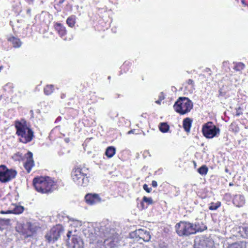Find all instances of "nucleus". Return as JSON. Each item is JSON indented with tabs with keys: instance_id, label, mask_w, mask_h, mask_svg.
Masks as SVG:
<instances>
[{
	"instance_id": "nucleus-27",
	"label": "nucleus",
	"mask_w": 248,
	"mask_h": 248,
	"mask_svg": "<svg viewBox=\"0 0 248 248\" xmlns=\"http://www.w3.org/2000/svg\"><path fill=\"white\" fill-rule=\"evenodd\" d=\"M159 128L161 132L166 133L169 131L170 126L167 123H162L160 124Z\"/></svg>"
},
{
	"instance_id": "nucleus-31",
	"label": "nucleus",
	"mask_w": 248,
	"mask_h": 248,
	"mask_svg": "<svg viewBox=\"0 0 248 248\" xmlns=\"http://www.w3.org/2000/svg\"><path fill=\"white\" fill-rule=\"evenodd\" d=\"M193 228L195 229L196 228H197L198 229H202L201 231H196V232H202L204 230L207 229V227L205 225H204L203 224H200L199 223H195L194 224H193Z\"/></svg>"
},
{
	"instance_id": "nucleus-44",
	"label": "nucleus",
	"mask_w": 248,
	"mask_h": 248,
	"mask_svg": "<svg viewBox=\"0 0 248 248\" xmlns=\"http://www.w3.org/2000/svg\"><path fill=\"white\" fill-rule=\"evenodd\" d=\"M64 0H60L59 1V4H62L64 2Z\"/></svg>"
},
{
	"instance_id": "nucleus-33",
	"label": "nucleus",
	"mask_w": 248,
	"mask_h": 248,
	"mask_svg": "<svg viewBox=\"0 0 248 248\" xmlns=\"http://www.w3.org/2000/svg\"><path fill=\"white\" fill-rule=\"evenodd\" d=\"M69 220L73 222L72 225H74L75 227H79L81 226L82 225L81 221L77 219H75L74 218H70Z\"/></svg>"
},
{
	"instance_id": "nucleus-12",
	"label": "nucleus",
	"mask_w": 248,
	"mask_h": 248,
	"mask_svg": "<svg viewBox=\"0 0 248 248\" xmlns=\"http://www.w3.org/2000/svg\"><path fill=\"white\" fill-rule=\"evenodd\" d=\"M20 230L18 231L23 234L25 235V237L27 238L31 236L33 234L36 232V227L31 222H27L23 224H21Z\"/></svg>"
},
{
	"instance_id": "nucleus-21",
	"label": "nucleus",
	"mask_w": 248,
	"mask_h": 248,
	"mask_svg": "<svg viewBox=\"0 0 248 248\" xmlns=\"http://www.w3.org/2000/svg\"><path fill=\"white\" fill-rule=\"evenodd\" d=\"M11 219L9 218H0V230L2 231L10 224Z\"/></svg>"
},
{
	"instance_id": "nucleus-13",
	"label": "nucleus",
	"mask_w": 248,
	"mask_h": 248,
	"mask_svg": "<svg viewBox=\"0 0 248 248\" xmlns=\"http://www.w3.org/2000/svg\"><path fill=\"white\" fill-rule=\"evenodd\" d=\"M24 209V207L23 206L17 204H12L8 210L6 211L1 210L0 211V213L1 214H14L18 215L22 213Z\"/></svg>"
},
{
	"instance_id": "nucleus-15",
	"label": "nucleus",
	"mask_w": 248,
	"mask_h": 248,
	"mask_svg": "<svg viewBox=\"0 0 248 248\" xmlns=\"http://www.w3.org/2000/svg\"><path fill=\"white\" fill-rule=\"evenodd\" d=\"M86 202L89 205H94L101 202V199L98 194L88 193L85 196Z\"/></svg>"
},
{
	"instance_id": "nucleus-30",
	"label": "nucleus",
	"mask_w": 248,
	"mask_h": 248,
	"mask_svg": "<svg viewBox=\"0 0 248 248\" xmlns=\"http://www.w3.org/2000/svg\"><path fill=\"white\" fill-rule=\"evenodd\" d=\"M221 205V202H217L216 203L211 202L209 206V209L210 210H216L218 207H219Z\"/></svg>"
},
{
	"instance_id": "nucleus-3",
	"label": "nucleus",
	"mask_w": 248,
	"mask_h": 248,
	"mask_svg": "<svg viewBox=\"0 0 248 248\" xmlns=\"http://www.w3.org/2000/svg\"><path fill=\"white\" fill-rule=\"evenodd\" d=\"M15 127L16 129V134L20 137V141L27 143L30 142L34 137L33 132L26 125V122L22 123L19 121L15 122Z\"/></svg>"
},
{
	"instance_id": "nucleus-35",
	"label": "nucleus",
	"mask_w": 248,
	"mask_h": 248,
	"mask_svg": "<svg viewBox=\"0 0 248 248\" xmlns=\"http://www.w3.org/2000/svg\"><path fill=\"white\" fill-rule=\"evenodd\" d=\"M243 114L242 109L239 107L236 109V116H239Z\"/></svg>"
},
{
	"instance_id": "nucleus-49",
	"label": "nucleus",
	"mask_w": 248,
	"mask_h": 248,
	"mask_svg": "<svg viewBox=\"0 0 248 248\" xmlns=\"http://www.w3.org/2000/svg\"><path fill=\"white\" fill-rule=\"evenodd\" d=\"M246 248H248V242H246Z\"/></svg>"
},
{
	"instance_id": "nucleus-46",
	"label": "nucleus",
	"mask_w": 248,
	"mask_h": 248,
	"mask_svg": "<svg viewBox=\"0 0 248 248\" xmlns=\"http://www.w3.org/2000/svg\"><path fill=\"white\" fill-rule=\"evenodd\" d=\"M206 72H210V69L209 68H206Z\"/></svg>"
},
{
	"instance_id": "nucleus-42",
	"label": "nucleus",
	"mask_w": 248,
	"mask_h": 248,
	"mask_svg": "<svg viewBox=\"0 0 248 248\" xmlns=\"http://www.w3.org/2000/svg\"><path fill=\"white\" fill-rule=\"evenodd\" d=\"M135 130H131L127 132V134H133Z\"/></svg>"
},
{
	"instance_id": "nucleus-4",
	"label": "nucleus",
	"mask_w": 248,
	"mask_h": 248,
	"mask_svg": "<svg viewBox=\"0 0 248 248\" xmlns=\"http://www.w3.org/2000/svg\"><path fill=\"white\" fill-rule=\"evenodd\" d=\"M193 102L187 97H180L173 105L174 110L180 115L190 112L193 108Z\"/></svg>"
},
{
	"instance_id": "nucleus-6",
	"label": "nucleus",
	"mask_w": 248,
	"mask_h": 248,
	"mask_svg": "<svg viewBox=\"0 0 248 248\" xmlns=\"http://www.w3.org/2000/svg\"><path fill=\"white\" fill-rule=\"evenodd\" d=\"M85 171V169L80 168H74L72 171V179L78 186H85L89 183V179Z\"/></svg>"
},
{
	"instance_id": "nucleus-2",
	"label": "nucleus",
	"mask_w": 248,
	"mask_h": 248,
	"mask_svg": "<svg viewBox=\"0 0 248 248\" xmlns=\"http://www.w3.org/2000/svg\"><path fill=\"white\" fill-rule=\"evenodd\" d=\"M33 184L36 190L42 193L51 192L56 188L55 182L49 177L35 178Z\"/></svg>"
},
{
	"instance_id": "nucleus-51",
	"label": "nucleus",
	"mask_w": 248,
	"mask_h": 248,
	"mask_svg": "<svg viewBox=\"0 0 248 248\" xmlns=\"http://www.w3.org/2000/svg\"><path fill=\"white\" fill-rule=\"evenodd\" d=\"M225 171L228 172V170L227 169H225Z\"/></svg>"
},
{
	"instance_id": "nucleus-23",
	"label": "nucleus",
	"mask_w": 248,
	"mask_h": 248,
	"mask_svg": "<svg viewBox=\"0 0 248 248\" xmlns=\"http://www.w3.org/2000/svg\"><path fill=\"white\" fill-rule=\"evenodd\" d=\"M49 14L47 12H42L39 16L40 20L43 23H46L48 21Z\"/></svg>"
},
{
	"instance_id": "nucleus-19",
	"label": "nucleus",
	"mask_w": 248,
	"mask_h": 248,
	"mask_svg": "<svg viewBox=\"0 0 248 248\" xmlns=\"http://www.w3.org/2000/svg\"><path fill=\"white\" fill-rule=\"evenodd\" d=\"M192 120L189 118H186L183 120V128L186 132H189L191 127Z\"/></svg>"
},
{
	"instance_id": "nucleus-7",
	"label": "nucleus",
	"mask_w": 248,
	"mask_h": 248,
	"mask_svg": "<svg viewBox=\"0 0 248 248\" xmlns=\"http://www.w3.org/2000/svg\"><path fill=\"white\" fill-rule=\"evenodd\" d=\"M202 132L206 138L212 139L219 134L220 129L213 124L212 122H208L202 126Z\"/></svg>"
},
{
	"instance_id": "nucleus-48",
	"label": "nucleus",
	"mask_w": 248,
	"mask_h": 248,
	"mask_svg": "<svg viewBox=\"0 0 248 248\" xmlns=\"http://www.w3.org/2000/svg\"><path fill=\"white\" fill-rule=\"evenodd\" d=\"M233 183H230L229 184V186H233Z\"/></svg>"
},
{
	"instance_id": "nucleus-18",
	"label": "nucleus",
	"mask_w": 248,
	"mask_h": 248,
	"mask_svg": "<svg viewBox=\"0 0 248 248\" xmlns=\"http://www.w3.org/2000/svg\"><path fill=\"white\" fill-rule=\"evenodd\" d=\"M55 29L57 31L60 36L64 40H66V38L64 37L66 31L65 27L61 23H56L55 25Z\"/></svg>"
},
{
	"instance_id": "nucleus-14",
	"label": "nucleus",
	"mask_w": 248,
	"mask_h": 248,
	"mask_svg": "<svg viewBox=\"0 0 248 248\" xmlns=\"http://www.w3.org/2000/svg\"><path fill=\"white\" fill-rule=\"evenodd\" d=\"M210 242V239L205 236L196 237L194 241V248H205Z\"/></svg>"
},
{
	"instance_id": "nucleus-52",
	"label": "nucleus",
	"mask_w": 248,
	"mask_h": 248,
	"mask_svg": "<svg viewBox=\"0 0 248 248\" xmlns=\"http://www.w3.org/2000/svg\"><path fill=\"white\" fill-rule=\"evenodd\" d=\"M141 204L142 206H143V202H142Z\"/></svg>"
},
{
	"instance_id": "nucleus-39",
	"label": "nucleus",
	"mask_w": 248,
	"mask_h": 248,
	"mask_svg": "<svg viewBox=\"0 0 248 248\" xmlns=\"http://www.w3.org/2000/svg\"><path fill=\"white\" fill-rule=\"evenodd\" d=\"M152 185L153 187H156L157 186V182L154 180L152 182Z\"/></svg>"
},
{
	"instance_id": "nucleus-36",
	"label": "nucleus",
	"mask_w": 248,
	"mask_h": 248,
	"mask_svg": "<svg viewBox=\"0 0 248 248\" xmlns=\"http://www.w3.org/2000/svg\"><path fill=\"white\" fill-rule=\"evenodd\" d=\"M143 188L144 190H145L147 192L150 193L152 190L151 187H149L147 184H144L143 186Z\"/></svg>"
},
{
	"instance_id": "nucleus-34",
	"label": "nucleus",
	"mask_w": 248,
	"mask_h": 248,
	"mask_svg": "<svg viewBox=\"0 0 248 248\" xmlns=\"http://www.w3.org/2000/svg\"><path fill=\"white\" fill-rule=\"evenodd\" d=\"M142 201L148 203V204H152L153 203V199L150 197H143Z\"/></svg>"
},
{
	"instance_id": "nucleus-50",
	"label": "nucleus",
	"mask_w": 248,
	"mask_h": 248,
	"mask_svg": "<svg viewBox=\"0 0 248 248\" xmlns=\"http://www.w3.org/2000/svg\"><path fill=\"white\" fill-rule=\"evenodd\" d=\"M164 98V97H162L161 96H159V99Z\"/></svg>"
},
{
	"instance_id": "nucleus-22",
	"label": "nucleus",
	"mask_w": 248,
	"mask_h": 248,
	"mask_svg": "<svg viewBox=\"0 0 248 248\" xmlns=\"http://www.w3.org/2000/svg\"><path fill=\"white\" fill-rule=\"evenodd\" d=\"M116 153V149L113 146L108 147L105 152V155L108 158L112 157Z\"/></svg>"
},
{
	"instance_id": "nucleus-37",
	"label": "nucleus",
	"mask_w": 248,
	"mask_h": 248,
	"mask_svg": "<svg viewBox=\"0 0 248 248\" xmlns=\"http://www.w3.org/2000/svg\"><path fill=\"white\" fill-rule=\"evenodd\" d=\"M187 82L188 85H191V88H193L194 83V81L192 79H189L187 80Z\"/></svg>"
},
{
	"instance_id": "nucleus-10",
	"label": "nucleus",
	"mask_w": 248,
	"mask_h": 248,
	"mask_svg": "<svg viewBox=\"0 0 248 248\" xmlns=\"http://www.w3.org/2000/svg\"><path fill=\"white\" fill-rule=\"evenodd\" d=\"M71 232L67 233V239L66 240L69 247L73 248H83V242L81 238L78 235H71Z\"/></svg>"
},
{
	"instance_id": "nucleus-9",
	"label": "nucleus",
	"mask_w": 248,
	"mask_h": 248,
	"mask_svg": "<svg viewBox=\"0 0 248 248\" xmlns=\"http://www.w3.org/2000/svg\"><path fill=\"white\" fill-rule=\"evenodd\" d=\"M63 232V229L61 225H58L53 227L46 234L45 237L49 243H54L58 239Z\"/></svg>"
},
{
	"instance_id": "nucleus-1",
	"label": "nucleus",
	"mask_w": 248,
	"mask_h": 248,
	"mask_svg": "<svg viewBox=\"0 0 248 248\" xmlns=\"http://www.w3.org/2000/svg\"><path fill=\"white\" fill-rule=\"evenodd\" d=\"M98 230H91L89 243L95 245L96 248H114L119 243L118 234L114 230L104 229L101 226Z\"/></svg>"
},
{
	"instance_id": "nucleus-43",
	"label": "nucleus",
	"mask_w": 248,
	"mask_h": 248,
	"mask_svg": "<svg viewBox=\"0 0 248 248\" xmlns=\"http://www.w3.org/2000/svg\"><path fill=\"white\" fill-rule=\"evenodd\" d=\"M29 4L32 3L33 0H25Z\"/></svg>"
},
{
	"instance_id": "nucleus-25",
	"label": "nucleus",
	"mask_w": 248,
	"mask_h": 248,
	"mask_svg": "<svg viewBox=\"0 0 248 248\" xmlns=\"http://www.w3.org/2000/svg\"><path fill=\"white\" fill-rule=\"evenodd\" d=\"M54 91V86L52 85H46L44 89V93L46 95H48L51 94Z\"/></svg>"
},
{
	"instance_id": "nucleus-24",
	"label": "nucleus",
	"mask_w": 248,
	"mask_h": 248,
	"mask_svg": "<svg viewBox=\"0 0 248 248\" xmlns=\"http://www.w3.org/2000/svg\"><path fill=\"white\" fill-rule=\"evenodd\" d=\"M230 248H246V242L242 241L232 244Z\"/></svg>"
},
{
	"instance_id": "nucleus-5",
	"label": "nucleus",
	"mask_w": 248,
	"mask_h": 248,
	"mask_svg": "<svg viewBox=\"0 0 248 248\" xmlns=\"http://www.w3.org/2000/svg\"><path fill=\"white\" fill-rule=\"evenodd\" d=\"M177 233L180 236H188L196 233V231H201L202 229L193 228V224L189 222L180 221L175 225Z\"/></svg>"
},
{
	"instance_id": "nucleus-47",
	"label": "nucleus",
	"mask_w": 248,
	"mask_h": 248,
	"mask_svg": "<svg viewBox=\"0 0 248 248\" xmlns=\"http://www.w3.org/2000/svg\"><path fill=\"white\" fill-rule=\"evenodd\" d=\"M64 97H65V95L64 94H62V95H61L62 98H64Z\"/></svg>"
},
{
	"instance_id": "nucleus-29",
	"label": "nucleus",
	"mask_w": 248,
	"mask_h": 248,
	"mask_svg": "<svg viewBox=\"0 0 248 248\" xmlns=\"http://www.w3.org/2000/svg\"><path fill=\"white\" fill-rule=\"evenodd\" d=\"M208 169L205 165H202L198 170V172L202 175H206L208 172Z\"/></svg>"
},
{
	"instance_id": "nucleus-32",
	"label": "nucleus",
	"mask_w": 248,
	"mask_h": 248,
	"mask_svg": "<svg viewBox=\"0 0 248 248\" xmlns=\"http://www.w3.org/2000/svg\"><path fill=\"white\" fill-rule=\"evenodd\" d=\"M245 65L242 62L236 63L234 66V69L237 71H241L244 69Z\"/></svg>"
},
{
	"instance_id": "nucleus-26",
	"label": "nucleus",
	"mask_w": 248,
	"mask_h": 248,
	"mask_svg": "<svg viewBox=\"0 0 248 248\" xmlns=\"http://www.w3.org/2000/svg\"><path fill=\"white\" fill-rule=\"evenodd\" d=\"M229 130L235 133H238L239 131V127L236 123L233 122L229 126Z\"/></svg>"
},
{
	"instance_id": "nucleus-8",
	"label": "nucleus",
	"mask_w": 248,
	"mask_h": 248,
	"mask_svg": "<svg viewBox=\"0 0 248 248\" xmlns=\"http://www.w3.org/2000/svg\"><path fill=\"white\" fill-rule=\"evenodd\" d=\"M17 171L13 169H9L5 165L0 166V182L6 183L15 178Z\"/></svg>"
},
{
	"instance_id": "nucleus-17",
	"label": "nucleus",
	"mask_w": 248,
	"mask_h": 248,
	"mask_svg": "<svg viewBox=\"0 0 248 248\" xmlns=\"http://www.w3.org/2000/svg\"><path fill=\"white\" fill-rule=\"evenodd\" d=\"M246 202L245 198L244 195L241 194H236L233 196L232 203L236 207H242Z\"/></svg>"
},
{
	"instance_id": "nucleus-20",
	"label": "nucleus",
	"mask_w": 248,
	"mask_h": 248,
	"mask_svg": "<svg viewBox=\"0 0 248 248\" xmlns=\"http://www.w3.org/2000/svg\"><path fill=\"white\" fill-rule=\"evenodd\" d=\"M8 41L12 43L13 47L15 48H18L21 46L22 42L18 38L15 37H12L8 39Z\"/></svg>"
},
{
	"instance_id": "nucleus-16",
	"label": "nucleus",
	"mask_w": 248,
	"mask_h": 248,
	"mask_svg": "<svg viewBox=\"0 0 248 248\" xmlns=\"http://www.w3.org/2000/svg\"><path fill=\"white\" fill-rule=\"evenodd\" d=\"M32 153L30 151L25 155L26 160L24 163V167L28 173H30L34 163L32 157Z\"/></svg>"
},
{
	"instance_id": "nucleus-40",
	"label": "nucleus",
	"mask_w": 248,
	"mask_h": 248,
	"mask_svg": "<svg viewBox=\"0 0 248 248\" xmlns=\"http://www.w3.org/2000/svg\"><path fill=\"white\" fill-rule=\"evenodd\" d=\"M9 87V88H11L12 87V84L10 83L7 84L4 87V90H6V88Z\"/></svg>"
},
{
	"instance_id": "nucleus-38",
	"label": "nucleus",
	"mask_w": 248,
	"mask_h": 248,
	"mask_svg": "<svg viewBox=\"0 0 248 248\" xmlns=\"http://www.w3.org/2000/svg\"><path fill=\"white\" fill-rule=\"evenodd\" d=\"M243 230L245 232L246 236L248 237V227L244 228Z\"/></svg>"
},
{
	"instance_id": "nucleus-45",
	"label": "nucleus",
	"mask_w": 248,
	"mask_h": 248,
	"mask_svg": "<svg viewBox=\"0 0 248 248\" xmlns=\"http://www.w3.org/2000/svg\"><path fill=\"white\" fill-rule=\"evenodd\" d=\"M27 13L29 14L31 12V9H29L27 10Z\"/></svg>"
},
{
	"instance_id": "nucleus-41",
	"label": "nucleus",
	"mask_w": 248,
	"mask_h": 248,
	"mask_svg": "<svg viewBox=\"0 0 248 248\" xmlns=\"http://www.w3.org/2000/svg\"><path fill=\"white\" fill-rule=\"evenodd\" d=\"M164 99V98H162V99H159V100H158L156 101H155V103H156V104H160L161 101H162V100H163Z\"/></svg>"
},
{
	"instance_id": "nucleus-28",
	"label": "nucleus",
	"mask_w": 248,
	"mask_h": 248,
	"mask_svg": "<svg viewBox=\"0 0 248 248\" xmlns=\"http://www.w3.org/2000/svg\"><path fill=\"white\" fill-rule=\"evenodd\" d=\"M66 23L70 27H73L76 23V19L75 16H69L66 20Z\"/></svg>"
},
{
	"instance_id": "nucleus-11",
	"label": "nucleus",
	"mask_w": 248,
	"mask_h": 248,
	"mask_svg": "<svg viewBox=\"0 0 248 248\" xmlns=\"http://www.w3.org/2000/svg\"><path fill=\"white\" fill-rule=\"evenodd\" d=\"M132 238L135 239L137 241L141 240L144 242H148L151 239V235L148 231L143 229H138L130 233Z\"/></svg>"
}]
</instances>
